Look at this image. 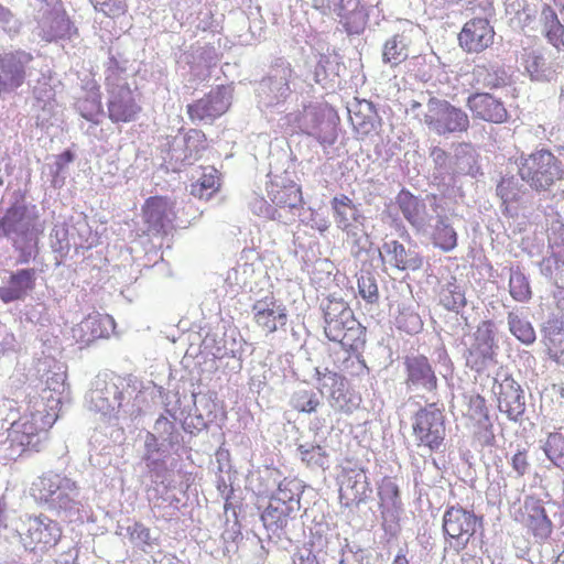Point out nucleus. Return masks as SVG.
Listing matches in <instances>:
<instances>
[{
  "label": "nucleus",
  "mask_w": 564,
  "mask_h": 564,
  "mask_svg": "<svg viewBox=\"0 0 564 564\" xmlns=\"http://www.w3.org/2000/svg\"><path fill=\"white\" fill-rule=\"evenodd\" d=\"M56 419L55 413L42 405V409L11 422L8 432L0 434V459H15L25 452H39Z\"/></svg>",
  "instance_id": "obj_1"
},
{
  "label": "nucleus",
  "mask_w": 564,
  "mask_h": 564,
  "mask_svg": "<svg viewBox=\"0 0 564 564\" xmlns=\"http://www.w3.org/2000/svg\"><path fill=\"white\" fill-rule=\"evenodd\" d=\"M421 100H411L409 110L427 129L440 135L467 132L470 127L468 113L448 100L422 93Z\"/></svg>",
  "instance_id": "obj_2"
},
{
  "label": "nucleus",
  "mask_w": 564,
  "mask_h": 564,
  "mask_svg": "<svg viewBox=\"0 0 564 564\" xmlns=\"http://www.w3.org/2000/svg\"><path fill=\"white\" fill-rule=\"evenodd\" d=\"M557 152L555 154L541 148L513 158L519 176L532 191L549 192L557 181L564 178V149H557Z\"/></svg>",
  "instance_id": "obj_3"
},
{
  "label": "nucleus",
  "mask_w": 564,
  "mask_h": 564,
  "mask_svg": "<svg viewBox=\"0 0 564 564\" xmlns=\"http://www.w3.org/2000/svg\"><path fill=\"white\" fill-rule=\"evenodd\" d=\"M32 495L47 509L69 520L79 513L82 507L79 486L72 478L61 474L46 473L39 477L32 485Z\"/></svg>",
  "instance_id": "obj_4"
},
{
  "label": "nucleus",
  "mask_w": 564,
  "mask_h": 564,
  "mask_svg": "<svg viewBox=\"0 0 564 564\" xmlns=\"http://www.w3.org/2000/svg\"><path fill=\"white\" fill-rule=\"evenodd\" d=\"M278 124L284 132H302L314 137L323 147L333 145L337 139L334 116L325 106L316 102L303 105L302 110L283 115Z\"/></svg>",
  "instance_id": "obj_5"
},
{
  "label": "nucleus",
  "mask_w": 564,
  "mask_h": 564,
  "mask_svg": "<svg viewBox=\"0 0 564 564\" xmlns=\"http://www.w3.org/2000/svg\"><path fill=\"white\" fill-rule=\"evenodd\" d=\"M294 69L284 57H274L265 76L256 88V97L261 109L282 113L286 110V102L292 97L291 80Z\"/></svg>",
  "instance_id": "obj_6"
},
{
  "label": "nucleus",
  "mask_w": 564,
  "mask_h": 564,
  "mask_svg": "<svg viewBox=\"0 0 564 564\" xmlns=\"http://www.w3.org/2000/svg\"><path fill=\"white\" fill-rule=\"evenodd\" d=\"M122 73L123 69L111 57L106 70V87L108 117L113 123L134 121L141 111V106L137 102Z\"/></svg>",
  "instance_id": "obj_7"
},
{
  "label": "nucleus",
  "mask_w": 564,
  "mask_h": 564,
  "mask_svg": "<svg viewBox=\"0 0 564 564\" xmlns=\"http://www.w3.org/2000/svg\"><path fill=\"white\" fill-rule=\"evenodd\" d=\"M443 532L446 542L456 552L464 550L478 529L482 517L459 506L448 507L443 514Z\"/></svg>",
  "instance_id": "obj_8"
},
{
  "label": "nucleus",
  "mask_w": 564,
  "mask_h": 564,
  "mask_svg": "<svg viewBox=\"0 0 564 564\" xmlns=\"http://www.w3.org/2000/svg\"><path fill=\"white\" fill-rule=\"evenodd\" d=\"M412 435L417 446L437 451L445 437L443 412L431 403L420 409L412 417Z\"/></svg>",
  "instance_id": "obj_9"
},
{
  "label": "nucleus",
  "mask_w": 564,
  "mask_h": 564,
  "mask_svg": "<svg viewBox=\"0 0 564 564\" xmlns=\"http://www.w3.org/2000/svg\"><path fill=\"white\" fill-rule=\"evenodd\" d=\"M491 391L497 398L499 411L510 421L518 422L525 412V393L521 384L501 370L494 378Z\"/></svg>",
  "instance_id": "obj_10"
},
{
  "label": "nucleus",
  "mask_w": 564,
  "mask_h": 564,
  "mask_svg": "<svg viewBox=\"0 0 564 564\" xmlns=\"http://www.w3.org/2000/svg\"><path fill=\"white\" fill-rule=\"evenodd\" d=\"M317 388L322 394L328 397L333 409L339 412L351 413L359 405V398L349 392L347 380L338 372L325 368H315Z\"/></svg>",
  "instance_id": "obj_11"
},
{
  "label": "nucleus",
  "mask_w": 564,
  "mask_h": 564,
  "mask_svg": "<svg viewBox=\"0 0 564 564\" xmlns=\"http://www.w3.org/2000/svg\"><path fill=\"white\" fill-rule=\"evenodd\" d=\"M2 235L11 240L41 235L43 227L39 224L35 206L13 204L0 219Z\"/></svg>",
  "instance_id": "obj_12"
},
{
  "label": "nucleus",
  "mask_w": 564,
  "mask_h": 564,
  "mask_svg": "<svg viewBox=\"0 0 564 564\" xmlns=\"http://www.w3.org/2000/svg\"><path fill=\"white\" fill-rule=\"evenodd\" d=\"M231 89L218 86L203 98L187 105V115L193 123H213L221 117L231 105Z\"/></svg>",
  "instance_id": "obj_13"
},
{
  "label": "nucleus",
  "mask_w": 564,
  "mask_h": 564,
  "mask_svg": "<svg viewBox=\"0 0 564 564\" xmlns=\"http://www.w3.org/2000/svg\"><path fill=\"white\" fill-rule=\"evenodd\" d=\"M405 387L409 392L419 397L434 393L437 389V377L424 356H411L404 360Z\"/></svg>",
  "instance_id": "obj_14"
},
{
  "label": "nucleus",
  "mask_w": 564,
  "mask_h": 564,
  "mask_svg": "<svg viewBox=\"0 0 564 564\" xmlns=\"http://www.w3.org/2000/svg\"><path fill=\"white\" fill-rule=\"evenodd\" d=\"M498 343L495 324L491 321L481 322L473 335L466 352V362L473 369H480L488 360H492Z\"/></svg>",
  "instance_id": "obj_15"
},
{
  "label": "nucleus",
  "mask_w": 564,
  "mask_h": 564,
  "mask_svg": "<svg viewBox=\"0 0 564 564\" xmlns=\"http://www.w3.org/2000/svg\"><path fill=\"white\" fill-rule=\"evenodd\" d=\"M33 56L24 51H15L0 57V93L19 88L26 76H31Z\"/></svg>",
  "instance_id": "obj_16"
},
{
  "label": "nucleus",
  "mask_w": 564,
  "mask_h": 564,
  "mask_svg": "<svg viewBox=\"0 0 564 564\" xmlns=\"http://www.w3.org/2000/svg\"><path fill=\"white\" fill-rule=\"evenodd\" d=\"M120 391L121 388L113 381H108L106 378L97 376L85 397L87 408L111 421L115 415V409H118L117 400L120 398Z\"/></svg>",
  "instance_id": "obj_17"
},
{
  "label": "nucleus",
  "mask_w": 564,
  "mask_h": 564,
  "mask_svg": "<svg viewBox=\"0 0 564 564\" xmlns=\"http://www.w3.org/2000/svg\"><path fill=\"white\" fill-rule=\"evenodd\" d=\"M25 527L23 547L29 551H34L37 545L42 549L53 546L62 535L58 523L44 516L30 518Z\"/></svg>",
  "instance_id": "obj_18"
},
{
  "label": "nucleus",
  "mask_w": 564,
  "mask_h": 564,
  "mask_svg": "<svg viewBox=\"0 0 564 564\" xmlns=\"http://www.w3.org/2000/svg\"><path fill=\"white\" fill-rule=\"evenodd\" d=\"M206 149L205 134L197 129H191L184 134L173 137L170 142L169 155L172 161L184 165L193 164Z\"/></svg>",
  "instance_id": "obj_19"
},
{
  "label": "nucleus",
  "mask_w": 564,
  "mask_h": 564,
  "mask_svg": "<svg viewBox=\"0 0 564 564\" xmlns=\"http://www.w3.org/2000/svg\"><path fill=\"white\" fill-rule=\"evenodd\" d=\"M324 311V333L332 340H344L343 335L349 324L355 325L352 310L343 300H328L323 307Z\"/></svg>",
  "instance_id": "obj_20"
},
{
  "label": "nucleus",
  "mask_w": 564,
  "mask_h": 564,
  "mask_svg": "<svg viewBox=\"0 0 564 564\" xmlns=\"http://www.w3.org/2000/svg\"><path fill=\"white\" fill-rule=\"evenodd\" d=\"M495 31L487 19L467 21L458 34L460 47L466 53H480L494 43Z\"/></svg>",
  "instance_id": "obj_21"
},
{
  "label": "nucleus",
  "mask_w": 564,
  "mask_h": 564,
  "mask_svg": "<svg viewBox=\"0 0 564 564\" xmlns=\"http://www.w3.org/2000/svg\"><path fill=\"white\" fill-rule=\"evenodd\" d=\"M379 253L383 261L400 271H416L424 263L416 247L405 246L394 239L384 241Z\"/></svg>",
  "instance_id": "obj_22"
},
{
  "label": "nucleus",
  "mask_w": 564,
  "mask_h": 564,
  "mask_svg": "<svg viewBox=\"0 0 564 564\" xmlns=\"http://www.w3.org/2000/svg\"><path fill=\"white\" fill-rule=\"evenodd\" d=\"M253 319L265 333L271 334L286 324V310L272 294L252 305Z\"/></svg>",
  "instance_id": "obj_23"
},
{
  "label": "nucleus",
  "mask_w": 564,
  "mask_h": 564,
  "mask_svg": "<svg viewBox=\"0 0 564 564\" xmlns=\"http://www.w3.org/2000/svg\"><path fill=\"white\" fill-rule=\"evenodd\" d=\"M113 328L115 319L110 315L93 313L72 328V337L84 347L98 338L108 337Z\"/></svg>",
  "instance_id": "obj_24"
},
{
  "label": "nucleus",
  "mask_w": 564,
  "mask_h": 564,
  "mask_svg": "<svg viewBox=\"0 0 564 564\" xmlns=\"http://www.w3.org/2000/svg\"><path fill=\"white\" fill-rule=\"evenodd\" d=\"M466 106L475 119L491 123H502L508 119L505 104L489 93H474L469 95Z\"/></svg>",
  "instance_id": "obj_25"
},
{
  "label": "nucleus",
  "mask_w": 564,
  "mask_h": 564,
  "mask_svg": "<svg viewBox=\"0 0 564 564\" xmlns=\"http://www.w3.org/2000/svg\"><path fill=\"white\" fill-rule=\"evenodd\" d=\"M148 231L153 235L166 234L175 217L172 204L162 197H150L143 207Z\"/></svg>",
  "instance_id": "obj_26"
},
{
  "label": "nucleus",
  "mask_w": 564,
  "mask_h": 564,
  "mask_svg": "<svg viewBox=\"0 0 564 564\" xmlns=\"http://www.w3.org/2000/svg\"><path fill=\"white\" fill-rule=\"evenodd\" d=\"M35 269H19L10 274L4 285L0 286V300L6 304L24 301L35 289Z\"/></svg>",
  "instance_id": "obj_27"
},
{
  "label": "nucleus",
  "mask_w": 564,
  "mask_h": 564,
  "mask_svg": "<svg viewBox=\"0 0 564 564\" xmlns=\"http://www.w3.org/2000/svg\"><path fill=\"white\" fill-rule=\"evenodd\" d=\"M521 65L531 80L535 82H551L557 70L551 53L544 50H524L521 55Z\"/></svg>",
  "instance_id": "obj_28"
},
{
  "label": "nucleus",
  "mask_w": 564,
  "mask_h": 564,
  "mask_svg": "<svg viewBox=\"0 0 564 564\" xmlns=\"http://www.w3.org/2000/svg\"><path fill=\"white\" fill-rule=\"evenodd\" d=\"M332 12L339 18L348 34H360L368 22V12L360 0H333Z\"/></svg>",
  "instance_id": "obj_29"
},
{
  "label": "nucleus",
  "mask_w": 564,
  "mask_h": 564,
  "mask_svg": "<svg viewBox=\"0 0 564 564\" xmlns=\"http://www.w3.org/2000/svg\"><path fill=\"white\" fill-rule=\"evenodd\" d=\"M395 199L403 217L411 226L419 232H425L431 221L425 204L406 189H402Z\"/></svg>",
  "instance_id": "obj_30"
},
{
  "label": "nucleus",
  "mask_w": 564,
  "mask_h": 564,
  "mask_svg": "<svg viewBox=\"0 0 564 564\" xmlns=\"http://www.w3.org/2000/svg\"><path fill=\"white\" fill-rule=\"evenodd\" d=\"M349 119L355 130L362 137L368 135L381 124L375 105L366 99L356 100L348 107Z\"/></svg>",
  "instance_id": "obj_31"
},
{
  "label": "nucleus",
  "mask_w": 564,
  "mask_h": 564,
  "mask_svg": "<svg viewBox=\"0 0 564 564\" xmlns=\"http://www.w3.org/2000/svg\"><path fill=\"white\" fill-rule=\"evenodd\" d=\"M330 204L337 228L345 231L364 227L366 217L359 206L355 205L349 197L346 195L335 196Z\"/></svg>",
  "instance_id": "obj_32"
},
{
  "label": "nucleus",
  "mask_w": 564,
  "mask_h": 564,
  "mask_svg": "<svg viewBox=\"0 0 564 564\" xmlns=\"http://www.w3.org/2000/svg\"><path fill=\"white\" fill-rule=\"evenodd\" d=\"M75 33L76 29L63 12L50 11L39 22V35L46 42L70 39Z\"/></svg>",
  "instance_id": "obj_33"
},
{
  "label": "nucleus",
  "mask_w": 564,
  "mask_h": 564,
  "mask_svg": "<svg viewBox=\"0 0 564 564\" xmlns=\"http://www.w3.org/2000/svg\"><path fill=\"white\" fill-rule=\"evenodd\" d=\"M145 395L135 386H123L120 391V398L117 400L118 409H115L112 420H126L138 417L145 405Z\"/></svg>",
  "instance_id": "obj_34"
},
{
  "label": "nucleus",
  "mask_w": 564,
  "mask_h": 564,
  "mask_svg": "<svg viewBox=\"0 0 564 564\" xmlns=\"http://www.w3.org/2000/svg\"><path fill=\"white\" fill-rule=\"evenodd\" d=\"M381 517L384 522H393L402 510L400 491L391 478H383L378 488Z\"/></svg>",
  "instance_id": "obj_35"
},
{
  "label": "nucleus",
  "mask_w": 564,
  "mask_h": 564,
  "mask_svg": "<svg viewBox=\"0 0 564 564\" xmlns=\"http://www.w3.org/2000/svg\"><path fill=\"white\" fill-rule=\"evenodd\" d=\"M268 195L273 203V207L280 209H289L292 216L302 206V193L299 186L290 184L286 186L272 185L268 191Z\"/></svg>",
  "instance_id": "obj_36"
},
{
  "label": "nucleus",
  "mask_w": 564,
  "mask_h": 564,
  "mask_svg": "<svg viewBox=\"0 0 564 564\" xmlns=\"http://www.w3.org/2000/svg\"><path fill=\"white\" fill-rule=\"evenodd\" d=\"M473 77L475 85L484 89L501 88L509 83L506 69L496 65H477L473 70Z\"/></svg>",
  "instance_id": "obj_37"
},
{
  "label": "nucleus",
  "mask_w": 564,
  "mask_h": 564,
  "mask_svg": "<svg viewBox=\"0 0 564 564\" xmlns=\"http://www.w3.org/2000/svg\"><path fill=\"white\" fill-rule=\"evenodd\" d=\"M302 491L303 486L299 480L285 478L279 484L276 491L271 496L270 500L276 505L286 506L289 511L296 513L301 508L300 499Z\"/></svg>",
  "instance_id": "obj_38"
},
{
  "label": "nucleus",
  "mask_w": 564,
  "mask_h": 564,
  "mask_svg": "<svg viewBox=\"0 0 564 564\" xmlns=\"http://www.w3.org/2000/svg\"><path fill=\"white\" fill-rule=\"evenodd\" d=\"M457 232L449 218L445 215H437L432 231V243L443 252H451L457 247Z\"/></svg>",
  "instance_id": "obj_39"
},
{
  "label": "nucleus",
  "mask_w": 564,
  "mask_h": 564,
  "mask_svg": "<svg viewBox=\"0 0 564 564\" xmlns=\"http://www.w3.org/2000/svg\"><path fill=\"white\" fill-rule=\"evenodd\" d=\"M411 40L405 34H394L382 47V62L391 67L398 66L409 57Z\"/></svg>",
  "instance_id": "obj_40"
},
{
  "label": "nucleus",
  "mask_w": 564,
  "mask_h": 564,
  "mask_svg": "<svg viewBox=\"0 0 564 564\" xmlns=\"http://www.w3.org/2000/svg\"><path fill=\"white\" fill-rule=\"evenodd\" d=\"M438 296L440 303L456 314H459L467 304L465 284L457 282L455 278L442 285Z\"/></svg>",
  "instance_id": "obj_41"
},
{
  "label": "nucleus",
  "mask_w": 564,
  "mask_h": 564,
  "mask_svg": "<svg viewBox=\"0 0 564 564\" xmlns=\"http://www.w3.org/2000/svg\"><path fill=\"white\" fill-rule=\"evenodd\" d=\"M507 321L510 333L522 344L529 346L535 341V330L521 310L509 312Z\"/></svg>",
  "instance_id": "obj_42"
},
{
  "label": "nucleus",
  "mask_w": 564,
  "mask_h": 564,
  "mask_svg": "<svg viewBox=\"0 0 564 564\" xmlns=\"http://www.w3.org/2000/svg\"><path fill=\"white\" fill-rule=\"evenodd\" d=\"M152 434L161 442V446H165L171 452L178 448L182 441V435L176 430L175 423L164 415L156 419Z\"/></svg>",
  "instance_id": "obj_43"
},
{
  "label": "nucleus",
  "mask_w": 564,
  "mask_h": 564,
  "mask_svg": "<svg viewBox=\"0 0 564 564\" xmlns=\"http://www.w3.org/2000/svg\"><path fill=\"white\" fill-rule=\"evenodd\" d=\"M527 525L539 541L546 540L553 530V524L546 514L545 508L539 503L531 507Z\"/></svg>",
  "instance_id": "obj_44"
},
{
  "label": "nucleus",
  "mask_w": 564,
  "mask_h": 564,
  "mask_svg": "<svg viewBox=\"0 0 564 564\" xmlns=\"http://www.w3.org/2000/svg\"><path fill=\"white\" fill-rule=\"evenodd\" d=\"M294 514L295 512L289 511L286 506L276 505L274 501L270 500L269 506L261 514V520L268 531L278 533L286 525L288 520L293 518Z\"/></svg>",
  "instance_id": "obj_45"
},
{
  "label": "nucleus",
  "mask_w": 564,
  "mask_h": 564,
  "mask_svg": "<svg viewBox=\"0 0 564 564\" xmlns=\"http://www.w3.org/2000/svg\"><path fill=\"white\" fill-rule=\"evenodd\" d=\"M261 273V264L248 261H239L227 274V282L240 288L252 289V283L258 274Z\"/></svg>",
  "instance_id": "obj_46"
},
{
  "label": "nucleus",
  "mask_w": 564,
  "mask_h": 564,
  "mask_svg": "<svg viewBox=\"0 0 564 564\" xmlns=\"http://www.w3.org/2000/svg\"><path fill=\"white\" fill-rule=\"evenodd\" d=\"M525 182L518 175H505L497 185V195L503 203L518 202L525 193Z\"/></svg>",
  "instance_id": "obj_47"
},
{
  "label": "nucleus",
  "mask_w": 564,
  "mask_h": 564,
  "mask_svg": "<svg viewBox=\"0 0 564 564\" xmlns=\"http://www.w3.org/2000/svg\"><path fill=\"white\" fill-rule=\"evenodd\" d=\"M219 187L217 170L203 167L200 176L191 185V194L200 199H208Z\"/></svg>",
  "instance_id": "obj_48"
},
{
  "label": "nucleus",
  "mask_w": 564,
  "mask_h": 564,
  "mask_svg": "<svg viewBox=\"0 0 564 564\" xmlns=\"http://www.w3.org/2000/svg\"><path fill=\"white\" fill-rule=\"evenodd\" d=\"M509 293L518 302H528L532 297L529 279L519 267L510 269Z\"/></svg>",
  "instance_id": "obj_49"
},
{
  "label": "nucleus",
  "mask_w": 564,
  "mask_h": 564,
  "mask_svg": "<svg viewBox=\"0 0 564 564\" xmlns=\"http://www.w3.org/2000/svg\"><path fill=\"white\" fill-rule=\"evenodd\" d=\"M297 453L301 460L308 467L325 469L328 464V454L318 444L304 443L297 445Z\"/></svg>",
  "instance_id": "obj_50"
},
{
  "label": "nucleus",
  "mask_w": 564,
  "mask_h": 564,
  "mask_svg": "<svg viewBox=\"0 0 564 564\" xmlns=\"http://www.w3.org/2000/svg\"><path fill=\"white\" fill-rule=\"evenodd\" d=\"M76 109L79 115L88 121L98 123V117L102 112L100 96L98 91L90 90L84 98L76 102Z\"/></svg>",
  "instance_id": "obj_51"
},
{
  "label": "nucleus",
  "mask_w": 564,
  "mask_h": 564,
  "mask_svg": "<svg viewBox=\"0 0 564 564\" xmlns=\"http://www.w3.org/2000/svg\"><path fill=\"white\" fill-rule=\"evenodd\" d=\"M369 490V484L367 481L366 474L360 470L354 476H349L345 482V486L340 489L341 496H350L352 501H364Z\"/></svg>",
  "instance_id": "obj_52"
},
{
  "label": "nucleus",
  "mask_w": 564,
  "mask_h": 564,
  "mask_svg": "<svg viewBox=\"0 0 564 564\" xmlns=\"http://www.w3.org/2000/svg\"><path fill=\"white\" fill-rule=\"evenodd\" d=\"M475 164L473 150L468 144H460L452 156L451 175L470 174Z\"/></svg>",
  "instance_id": "obj_53"
},
{
  "label": "nucleus",
  "mask_w": 564,
  "mask_h": 564,
  "mask_svg": "<svg viewBox=\"0 0 564 564\" xmlns=\"http://www.w3.org/2000/svg\"><path fill=\"white\" fill-rule=\"evenodd\" d=\"M290 405L296 411L313 413L319 405V399L313 390L300 388L292 393Z\"/></svg>",
  "instance_id": "obj_54"
},
{
  "label": "nucleus",
  "mask_w": 564,
  "mask_h": 564,
  "mask_svg": "<svg viewBox=\"0 0 564 564\" xmlns=\"http://www.w3.org/2000/svg\"><path fill=\"white\" fill-rule=\"evenodd\" d=\"M543 451L556 467L564 470V436L562 434L549 433Z\"/></svg>",
  "instance_id": "obj_55"
},
{
  "label": "nucleus",
  "mask_w": 564,
  "mask_h": 564,
  "mask_svg": "<svg viewBox=\"0 0 564 564\" xmlns=\"http://www.w3.org/2000/svg\"><path fill=\"white\" fill-rule=\"evenodd\" d=\"M171 453L172 452L165 446H161V442L154 436V434H152V432H147L144 438L143 460L149 468H154L158 465L159 458H156L155 455L166 457Z\"/></svg>",
  "instance_id": "obj_56"
},
{
  "label": "nucleus",
  "mask_w": 564,
  "mask_h": 564,
  "mask_svg": "<svg viewBox=\"0 0 564 564\" xmlns=\"http://www.w3.org/2000/svg\"><path fill=\"white\" fill-rule=\"evenodd\" d=\"M127 532L130 542L142 551H147V547L152 549L154 545H158L156 538H153L150 529L141 522H134L132 525H129Z\"/></svg>",
  "instance_id": "obj_57"
},
{
  "label": "nucleus",
  "mask_w": 564,
  "mask_h": 564,
  "mask_svg": "<svg viewBox=\"0 0 564 564\" xmlns=\"http://www.w3.org/2000/svg\"><path fill=\"white\" fill-rule=\"evenodd\" d=\"M541 18L544 23L546 37L552 44H555L563 33V26L560 23L556 13L551 7L545 6L542 10Z\"/></svg>",
  "instance_id": "obj_58"
},
{
  "label": "nucleus",
  "mask_w": 564,
  "mask_h": 564,
  "mask_svg": "<svg viewBox=\"0 0 564 564\" xmlns=\"http://www.w3.org/2000/svg\"><path fill=\"white\" fill-rule=\"evenodd\" d=\"M358 290L360 296L370 304L379 300V290L376 278L370 272H361L358 278Z\"/></svg>",
  "instance_id": "obj_59"
},
{
  "label": "nucleus",
  "mask_w": 564,
  "mask_h": 564,
  "mask_svg": "<svg viewBox=\"0 0 564 564\" xmlns=\"http://www.w3.org/2000/svg\"><path fill=\"white\" fill-rule=\"evenodd\" d=\"M68 230L65 224H55L50 234L51 248L61 256L69 251Z\"/></svg>",
  "instance_id": "obj_60"
},
{
  "label": "nucleus",
  "mask_w": 564,
  "mask_h": 564,
  "mask_svg": "<svg viewBox=\"0 0 564 564\" xmlns=\"http://www.w3.org/2000/svg\"><path fill=\"white\" fill-rule=\"evenodd\" d=\"M430 158L438 176L451 175L452 156L445 150L434 147L430 152Z\"/></svg>",
  "instance_id": "obj_61"
},
{
  "label": "nucleus",
  "mask_w": 564,
  "mask_h": 564,
  "mask_svg": "<svg viewBox=\"0 0 564 564\" xmlns=\"http://www.w3.org/2000/svg\"><path fill=\"white\" fill-rule=\"evenodd\" d=\"M253 214L270 218V219H282V214L278 208L270 205L263 197L254 196L249 203Z\"/></svg>",
  "instance_id": "obj_62"
},
{
  "label": "nucleus",
  "mask_w": 564,
  "mask_h": 564,
  "mask_svg": "<svg viewBox=\"0 0 564 564\" xmlns=\"http://www.w3.org/2000/svg\"><path fill=\"white\" fill-rule=\"evenodd\" d=\"M343 335H345L344 340H337V343H340L344 348L357 349L364 344V328L356 318L355 325L349 324Z\"/></svg>",
  "instance_id": "obj_63"
},
{
  "label": "nucleus",
  "mask_w": 564,
  "mask_h": 564,
  "mask_svg": "<svg viewBox=\"0 0 564 564\" xmlns=\"http://www.w3.org/2000/svg\"><path fill=\"white\" fill-rule=\"evenodd\" d=\"M347 237L351 240V254L355 258H358L361 252L367 251L370 242L368 235L364 232L361 227L351 228L350 230H345Z\"/></svg>",
  "instance_id": "obj_64"
}]
</instances>
